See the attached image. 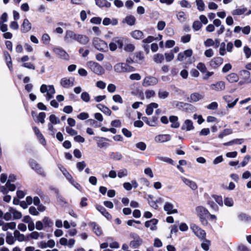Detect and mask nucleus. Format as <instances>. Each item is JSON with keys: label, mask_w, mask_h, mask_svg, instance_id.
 <instances>
[{"label": "nucleus", "mask_w": 251, "mask_h": 251, "mask_svg": "<svg viewBox=\"0 0 251 251\" xmlns=\"http://www.w3.org/2000/svg\"><path fill=\"white\" fill-rule=\"evenodd\" d=\"M196 211L202 225L206 226L208 224L206 218L209 214L207 209L202 206H199L196 208Z\"/></svg>", "instance_id": "f257e3e1"}, {"label": "nucleus", "mask_w": 251, "mask_h": 251, "mask_svg": "<svg viewBox=\"0 0 251 251\" xmlns=\"http://www.w3.org/2000/svg\"><path fill=\"white\" fill-rule=\"evenodd\" d=\"M93 44L95 48L100 51L105 52L108 50L107 43L99 38L96 37L93 39Z\"/></svg>", "instance_id": "f03ea898"}, {"label": "nucleus", "mask_w": 251, "mask_h": 251, "mask_svg": "<svg viewBox=\"0 0 251 251\" xmlns=\"http://www.w3.org/2000/svg\"><path fill=\"white\" fill-rule=\"evenodd\" d=\"M29 166L32 170H33L37 174L43 176H45L46 174L44 169L42 168L39 164L36 161L33 159H30L29 160Z\"/></svg>", "instance_id": "7ed1b4c3"}, {"label": "nucleus", "mask_w": 251, "mask_h": 251, "mask_svg": "<svg viewBox=\"0 0 251 251\" xmlns=\"http://www.w3.org/2000/svg\"><path fill=\"white\" fill-rule=\"evenodd\" d=\"M77 34L72 30H67L64 38V41L67 43H72L74 41H76Z\"/></svg>", "instance_id": "20e7f679"}, {"label": "nucleus", "mask_w": 251, "mask_h": 251, "mask_svg": "<svg viewBox=\"0 0 251 251\" xmlns=\"http://www.w3.org/2000/svg\"><path fill=\"white\" fill-rule=\"evenodd\" d=\"M158 83V79L157 78L153 76H147L146 77L143 82V86L144 87H148L149 86L154 85Z\"/></svg>", "instance_id": "39448f33"}, {"label": "nucleus", "mask_w": 251, "mask_h": 251, "mask_svg": "<svg viewBox=\"0 0 251 251\" xmlns=\"http://www.w3.org/2000/svg\"><path fill=\"white\" fill-rule=\"evenodd\" d=\"M54 52L59 57L65 60H68L69 56L66 51L61 48L57 47L53 49Z\"/></svg>", "instance_id": "423d86ee"}, {"label": "nucleus", "mask_w": 251, "mask_h": 251, "mask_svg": "<svg viewBox=\"0 0 251 251\" xmlns=\"http://www.w3.org/2000/svg\"><path fill=\"white\" fill-rule=\"evenodd\" d=\"M90 67L92 71L97 75H101L104 73V70L102 67L96 62L90 63Z\"/></svg>", "instance_id": "0eeeda50"}, {"label": "nucleus", "mask_w": 251, "mask_h": 251, "mask_svg": "<svg viewBox=\"0 0 251 251\" xmlns=\"http://www.w3.org/2000/svg\"><path fill=\"white\" fill-rule=\"evenodd\" d=\"M74 77H64L61 79L60 84L64 88H69L74 85Z\"/></svg>", "instance_id": "6e6552de"}, {"label": "nucleus", "mask_w": 251, "mask_h": 251, "mask_svg": "<svg viewBox=\"0 0 251 251\" xmlns=\"http://www.w3.org/2000/svg\"><path fill=\"white\" fill-rule=\"evenodd\" d=\"M171 136L169 134H159L156 136L154 141L156 143H164L171 140Z\"/></svg>", "instance_id": "1a4fd4ad"}, {"label": "nucleus", "mask_w": 251, "mask_h": 251, "mask_svg": "<svg viewBox=\"0 0 251 251\" xmlns=\"http://www.w3.org/2000/svg\"><path fill=\"white\" fill-rule=\"evenodd\" d=\"M223 63V58L221 57H216L213 58L210 62V65L213 68H217L220 66Z\"/></svg>", "instance_id": "9d476101"}, {"label": "nucleus", "mask_w": 251, "mask_h": 251, "mask_svg": "<svg viewBox=\"0 0 251 251\" xmlns=\"http://www.w3.org/2000/svg\"><path fill=\"white\" fill-rule=\"evenodd\" d=\"M223 99L227 103V107L230 108H233L239 100V99L237 98L233 101L232 98L230 96H225L223 97Z\"/></svg>", "instance_id": "9b49d317"}, {"label": "nucleus", "mask_w": 251, "mask_h": 251, "mask_svg": "<svg viewBox=\"0 0 251 251\" xmlns=\"http://www.w3.org/2000/svg\"><path fill=\"white\" fill-rule=\"evenodd\" d=\"M164 210L167 212L168 214H172L177 213V210L174 209V205L169 202L165 203L164 206Z\"/></svg>", "instance_id": "f8f14e48"}, {"label": "nucleus", "mask_w": 251, "mask_h": 251, "mask_svg": "<svg viewBox=\"0 0 251 251\" xmlns=\"http://www.w3.org/2000/svg\"><path fill=\"white\" fill-rule=\"evenodd\" d=\"M128 67L126 63H122L116 64L114 69L115 71L117 73H123L127 71Z\"/></svg>", "instance_id": "ddd939ff"}, {"label": "nucleus", "mask_w": 251, "mask_h": 251, "mask_svg": "<svg viewBox=\"0 0 251 251\" xmlns=\"http://www.w3.org/2000/svg\"><path fill=\"white\" fill-rule=\"evenodd\" d=\"M89 226L92 228L94 232L98 236L102 235V231L100 227L95 222H90Z\"/></svg>", "instance_id": "4468645a"}, {"label": "nucleus", "mask_w": 251, "mask_h": 251, "mask_svg": "<svg viewBox=\"0 0 251 251\" xmlns=\"http://www.w3.org/2000/svg\"><path fill=\"white\" fill-rule=\"evenodd\" d=\"M31 28V24L27 19H25L21 25V31L23 33H26L29 31Z\"/></svg>", "instance_id": "2eb2a0df"}, {"label": "nucleus", "mask_w": 251, "mask_h": 251, "mask_svg": "<svg viewBox=\"0 0 251 251\" xmlns=\"http://www.w3.org/2000/svg\"><path fill=\"white\" fill-rule=\"evenodd\" d=\"M96 208L97 210L100 211L107 220H110L112 219L111 214L106 211V209L103 206L100 205H97Z\"/></svg>", "instance_id": "dca6fc26"}, {"label": "nucleus", "mask_w": 251, "mask_h": 251, "mask_svg": "<svg viewBox=\"0 0 251 251\" xmlns=\"http://www.w3.org/2000/svg\"><path fill=\"white\" fill-rule=\"evenodd\" d=\"M158 221L156 219H152L151 220L147 221L145 223L146 227H150L151 230H155L157 229L156 225L157 224Z\"/></svg>", "instance_id": "f3484780"}, {"label": "nucleus", "mask_w": 251, "mask_h": 251, "mask_svg": "<svg viewBox=\"0 0 251 251\" xmlns=\"http://www.w3.org/2000/svg\"><path fill=\"white\" fill-rule=\"evenodd\" d=\"M90 41L89 38L85 35L77 34L76 41L80 44L86 45Z\"/></svg>", "instance_id": "a211bd4d"}, {"label": "nucleus", "mask_w": 251, "mask_h": 251, "mask_svg": "<svg viewBox=\"0 0 251 251\" xmlns=\"http://www.w3.org/2000/svg\"><path fill=\"white\" fill-rule=\"evenodd\" d=\"M181 128L182 130H186V131H190L193 129L194 126H193L192 121L189 119L186 120Z\"/></svg>", "instance_id": "6ab92c4d"}, {"label": "nucleus", "mask_w": 251, "mask_h": 251, "mask_svg": "<svg viewBox=\"0 0 251 251\" xmlns=\"http://www.w3.org/2000/svg\"><path fill=\"white\" fill-rule=\"evenodd\" d=\"M212 90L216 91H222L225 88V84L224 81H219L216 84H211L210 86Z\"/></svg>", "instance_id": "aec40b11"}, {"label": "nucleus", "mask_w": 251, "mask_h": 251, "mask_svg": "<svg viewBox=\"0 0 251 251\" xmlns=\"http://www.w3.org/2000/svg\"><path fill=\"white\" fill-rule=\"evenodd\" d=\"M142 119L144 122L151 126H155L158 121V118L156 117H153L151 120H149L147 117H143Z\"/></svg>", "instance_id": "412c9836"}, {"label": "nucleus", "mask_w": 251, "mask_h": 251, "mask_svg": "<svg viewBox=\"0 0 251 251\" xmlns=\"http://www.w3.org/2000/svg\"><path fill=\"white\" fill-rule=\"evenodd\" d=\"M169 120L172 124L171 127L172 128H177L179 127L180 124L178 122V117L176 116H171L169 117Z\"/></svg>", "instance_id": "4be33fe9"}, {"label": "nucleus", "mask_w": 251, "mask_h": 251, "mask_svg": "<svg viewBox=\"0 0 251 251\" xmlns=\"http://www.w3.org/2000/svg\"><path fill=\"white\" fill-rule=\"evenodd\" d=\"M182 179L183 182L192 190H195L197 188V185L194 181L185 177H182Z\"/></svg>", "instance_id": "5701e85b"}, {"label": "nucleus", "mask_w": 251, "mask_h": 251, "mask_svg": "<svg viewBox=\"0 0 251 251\" xmlns=\"http://www.w3.org/2000/svg\"><path fill=\"white\" fill-rule=\"evenodd\" d=\"M96 4L100 7H105L109 8L111 7L110 2L107 0H95Z\"/></svg>", "instance_id": "b1692460"}, {"label": "nucleus", "mask_w": 251, "mask_h": 251, "mask_svg": "<svg viewBox=\"0 0 251 251\" xmlns=\"http://www.w3.org/2000/svg\"><path fill=\"white\" fill-rule=\"evenodd\" d=\"M203 96L198 93H194L190 95L189 102H197L203 99Z\"/></svg>", "instance_id": "393cba45"}, {"label": "nucleus", "mask_w": 251, "mask_h": 251, "mask_svg": "<svg viewBox=\"0 0 251 251\" xmlns=\"http://www.w3.org/2000/svg\"><path fill=\"white\" fill-rule=\"evenodd\" d=\"M97 107L104 114L108 116L111 114V111L107 106L101 104H98L97 105Z\"/></svg>", "instance_id": "a878e982"}, {"label": "nucleus", "mask_w": 251, "mask_h": 251, "mask_svg": "<svg viewBox=\"0 0 251 251\" xmlns=\"http://www.w3.org/2000/svg\"><path fill=\"white\" fill-rule=\"evenodd\" d=\"M131 36L137 40L142 39L144 37L143 32L139 30H135L131 33Z\"/></svg>", "instance_id": "bb28decb"}, {"label": "nucleus", "mask_w": 251, "mask_h": 251, "mask_svg": "<svg viewBox=\"0 0 251 251\" xmlns=\"http://www.w3.org/2000/svg\"><path fill=\"white\" fill-rule=\"evenodd\" d=\"M58 168L62 172L64 176L69 181H73V178L72 176L69 174V173L66 170V169L64 168L62 165H58Z\"/></svg>", "instance_id": "cd10ccee"}, {"label": "nucleus", "mask_w": 251, "mask_h": 251, "mask_svg": "<svg viewBox=\"0 0 251 251\" xmlns=\"http://www.w3.org/2000/svg\"><path fill=\"white\" fill-rule=\"evenodd\" d=\"M226 79L230 83L236 82L239 80V76L237 74L235 73H231L227 75Z\"/></svg>", "instance_id": "c85d7f7f"}, {"label": "nucleus", "mask_w": 251, "mask_h": 251, "mask_svg": "<svg viewBox=\"0 0 251 251\" xmlns=\"http://www.w3.org/2000/svg\"><path fill=\"white\" fill-rule=\"evenodd\" d=\"M96 139H99L98 140V146L100 148H102L105 147H106L108 145V144L106 142H103V140L105 141H109V139L107 138H104V137H96Z\"/></svg>", "instance_id": "c756f323"}, {"label": "nucleus", "mask_w": 251, "mask_h": 251, "mask_svg": "<svg viewBox=\"0 0 251 251\" xmlns=\"http://www.w3.org/2000/svg\"><path fill=\"white\" fill-rule=\"evenodd\" d=\"M53 190L56 194V199L60 204H62V203H67L65 199L60 194L58 190L56 188H53Z\"/></svg>", "instance_id": "7c9ffc66"}, {"label": "nucleus", "mask_w": 251, "mask_h": 251, "mask_svg": "<svg viewBox=\"0 0 251 251\" xmlns=\"http://www.w3.org/2000/svg\"><path fill=\"white\" fill-rule=\"evenodd\" d=\"M136 21L135 18L132 16H126V18L123 20V23H126L129 25H133L135 24Z\"/></svg>", "instance_id": "2f4dec72"}, {"label": "nucleus", "mask_w": 251, "mask_h": 251, "mask_svg": "<svg viewBox=\"0 0 251 251\" xmlns=\"http://www.w3.org/2000/svg\"><path fill=\"white\" fill-rule=\"evenodd\" d=\"M153 60L156 63H162L164 60V56L162 54L157 53L154 55Z\"/></svg>", "instance_id": "473e14b6"}, {"label": "nucleus", "mask_w": 251, "mask_h": 251, "mask_svg": "<svg viewBox=\"0 0 251 251\" xmlns=\"http://www.w3.org/2000/svg\"><path fill=\"white\" fill-rule=\"evenodd\" d=\"M125 39L122 37H115L112 39V41L116 43L119 49H122L124 45Z\"/></svg>", "instance_id": "72a5a7b5"}, {"label": "nucleus", "mask_w": 251, "mask_h": 251, "mask_svg": "<svg viewBox=\"0 0 251 251\" xmlns=\"http://www.w3.org/2000/svg\"><path fill=\"white\" fill-rule=\"evenodd\" d=\"M9 211L12 213L14 219H20L22 218V213L13 208L10 207Z\"/></svg>", "instance_id": "f704fd0d"}, {"label": "nucleus", "mask_w": 251, "mask_h": 251, "mask_svg": "<svg viewBox=\"0 0 251 251\" xmlns=\"http://www.w3.org/2000/svg\"><path fill=\"white\" fill-rule=\"evenodd\" d=\"M142 239L133 240L130 243V246L133 249L138 248L142 243Z\"/></svg>", "instance_id": "c9c22d12"}, {"label": "nucleus", "mask_w": 251, "mask_h": 251, "mask_svg": "<svg viewBox=\"0 0 251 251\" xmlns=\"http://www.w3.org/2000/svg\"><path fill=\"white\" fill-rule=\"evenodd\" d=\"M110 158L115 160H120L123 157L122 154L119 152H112L109 154Z\"/></svg>", "instance_id": "e433bc0d"}, {"label": "nucleus", "mask_w": 251, "mask_h": 251, "mask_svg": "<svg viewBox=\"0 0 251 251\" xmlns=\"http://www.w3.org/2000/svg\"><path fill=\"white\" fill-rule=\"evenodd\" d=\"M176 17L177 20L182 23H184L187 19L186 16L183 11L178 12L176 14Z\"/></svg>", "instance_id": "4c0bfd02"}, {"label": "nucleus", "mask_w": 251, "mask_h": 251, "mask_svg": "<svg viewBox=\"0 0 251 251\" xmlns=\"http://www.w3.org/2000/svg\"><path fill=\"white\" fill-rule=\"evenodd\" d=\"M156 159L158 160L166 162L171 165H174V161L173 159L167 157L158 156L156 157Z\"/></svg>", "instance_id": "58836bf2"}, {"label": "nucleus", "mask_w": 251, "mask_h": 251, "mask_svg": "<svg viewBox=\"0 0 251 251\" xmlns=\"http://www.w3.org/2000/svg\"><path fill=\"white\" fill-rule=\"evenodd\" d=\"M174 104L175 105L176 107L178 108L179 109L181 110L185 108V106H189V104L188 103H184L183 102L174 101Z\"/></svg>", "instance_id": "ea45409f"}, {"label": "nucleus", "mask_w": 251, "mask_h": 251, "mask_svg": "<svg viewBox=\"0 0 251 251\" xmlns=\"http://www.w3.org/2000/svg\"><path fill=\"white\" fill-rule=\"evenodd\" d=\"M50 123L52 125H56L60 123V120L54 114H51L49 117Z\"/></svg>", "instance_id": "a19ab883"}, {"label": "nucleus", "mask_w": 251, "mask_h": 251, "mask_svg": "<svg viewBox=\"0 0 251 251\" xmlns=\"http://www.w3.org/2000/svg\"><path fill=\"white\" fill-rule=\"evenodd\" d=\"M238 217L240 221L244 222H248L251 220V217L245 213H240Z\"/></svg>", "instance_id": "79ce46f5"}, {"label": "nucleus", "mask_w": 251, "mask_h": 251, "mask_svg": "<svg viewBox=\"0 0 251 251\" xmlns=\"http://www.w3.org/2000/svg\"><path fill=\"white\" fill-rule=\"evenodd\" d=\"M231 133H232V130L230 128H226V129H224L223 131V132H221L219 134L218 137H219V138L222 139L224 136H226L227 135L231 134Z\"/></svg>", "instance_id": "37998d69"}, {"label": "nucleus", "mask_w": 251, "mask_h": 251, "mask_svg": "<svg viewBox=\"0 0 251 251\" xmlns=\"http://www.w3.org/2000/svg\"><path fill=\"white\" fill-rule=\"evenodd\" d=\"M196 3L198 9L200 11H202L204 10L205 4L202 0H196Z\"/></svg>", "instance_id": "c03bdc74"}, {"label": "nucleus", "mask_w": 251, "mask_h": 251, "mask_svg": "<svg viewBox=\"0 0 251 251\" xmlns=\"http://www.w3.org/2000/svg\"><path fill=\"white\" fill-rule=\"evenodd\" d=\"M168 92L163 90H159L158 93V96L161 99H165L169 96Z\"/></svg>", "instance_id": "a18cd8bd"}, {"label": "nucleus", "mask_w": 251, "mask_h": 251, "mask_svg": "<svg viewBox=\"0 0 251 251\" xmlns=\"http://www.w3.org/2000/svg\"><path fill=\"white\" fill-rule=\"evenodd\" d=\"M247 9L246 8H238L232 11V14L233 15H241L244 14Z\"/></svg>", "instance_id": "49530a36"}, {"label": "nucleus", "mask_w": 251, "mask_h": 251, "mask_svg": "<svg viewBox=\"0 0 251 251\" xmlns=\"http://www.w3.org/2000/svg\"><path fill=\"white\" fill-rule=\"evenodd\" d=\"M43 222L45 226L51 227L53 225V222L47 217H44Z\"/></svg>", "instance_id": "de8ad7c7"}, {"label": "nucleus", "mask_w": 251, "mask_h": 251, "mask_svg": "<svg viewBox=\"0 0 251 251\" xmlns=\"http://www.w3.org/2000/svg\"><path fill=\"white\" fill-rule=\"evenodd\" d=\"M6 242L9 245H12L14 243V239L11 233L9 232H7V236L6 237Z\"/></svg>", "instance_id": "09e8293b"}, {"label": "nucleus", "mask_w": 251, "mask_h": 251, "mask_svg": "<svg viewBox=\"0 0 251 251\" xmlns=\"http://www.w3.org/2000/svg\"><path fill=\"white\" fill-rule=\"evenodd\" d=\"M201 26H202V24H201V22L199 21H195L193 23V25H192L193 28L195 31H198V30H200L201 28Z\"/></svg>", "instance_id": "8fccbe9b"}, {"label": "nucleus", "mask_w": 251, "mask_h": 251, "mask_svg": "<svg viewBox=\"0 0 251 251\" xmlns=\"http://www.w3.org/2000/svg\"><path fill=\"white\" fill-rule=\"evenodd\" d=\"M197 68L199 69L202 73H205L206 72L207 69L205 64L203 63L200 62L197 66Z\"/></svg>", "instance_id": "3c124183"}, {"label": "nucleus", "mask_w": 251, "mask_h": 251, "mask_svg": "<svg viewBox=\"0 0 251 251\" xmlns=\"http://www.w3.org/2000/svg\"><path fill=\"white\" fill-rule=\"evenodd\" d=\"M240 75L244 79H248L250 77V73L248 70H243L240 71Z\"/></svg>", "instance_id": "603ef678"}, {"label": "nucleus", "mask_w": 251, "mask_h": 251, "mask_svg": "<svg viewBox=\"0 0 251 251\" xmlns=\"http://www.w3.org/2000/svg\"><path fill=\"white\" fill-rule=\"evenodd\" d=\"M81 99L84 101L88 102L90 101V97L89 94L87 92H84L81 93Z\"/></svg>", "instance_id": "864d4df0"}, {"label": "nucleus", "mask_w": 251, "mask_h": 251, "mask_svg": "<svg viewBox=\"0 0 251 251\" xmlns=\"http://www.w3.org/2000/svg\"><path fill=\"white\" fill-rule=\"evenodd\" d=\"M135 49V46L132 44H127L125 45L124 50L127 52H132Z\"/></svg>", "instance_id": "5fc2aeb1"}, {"label": "nucleus", "mask_w": 251, "mask_h": 251, "mask_svg": "<svg viewBox=\"0 0 251 251\" xmlns=\"http://www.w3.org/2000/svg\"><path fill=\"white\" fill-rule=\"evenodd\" d=\"M136 147L137 148L139 149L142 151H145L147 148L146 144L143 142H140L137 143L136 144Z\"/></svg>", "instance_id": "6e6d98bb"}, {"label": "nucleus", "mask_w": 251, "mask_h": 251, "mask_svg": "<svg viewBox=\"0 0 251 251\" xmlns=\"http://www.w3.org/2000/svg\"><path fill=\"white\" fill-rule=\"evenodd\" d=\"M86 163L85 161L78 162L76 163V168L79 172H81L86 167Z\"/></svg>", "instance_id": "4d7b16f0"}, {"label": "nucleus", "mask_w": 251, "mask_h": 251, "mask_svg": "<svg viewBox=\"0 0 251 251\" xmlns=\"http://www.w3.org/2000/svg\"><path fill=\"white\" fill-rule=\"evenodd\" d=\"M224 203L226 206L231 207L233 205V201L231 198H226L224 200Z\"/></svg>", "instance_id": "13d9d810"}, {"label": "nucleus", "mask_w": 251, "mask_h": 251, "mask_svg": "<svg viewBox=\"0 0 251 251\" xmlns=\"http://www.w3.org/2000/svg\"><path fill=\"white\" fill-rule=\"evenodd\" d=\"M165 59L167 62L171 61L174 58V55L173 52L165 53Z\"/></svg>", "instance_id": "bf43d9fd"}, {"label": "nucleus", "mask_w": 251, "mask_h": 251, "mask_svg": "<svg viewBox=\"0 0 251 251\" xmlns=\"http://www.w3.org/2000/svg\"><path fill=\"white\" fill-rule=\"evenodd\" d=\"M45 118L46 113L45 112H40L37 117L38 121L42 124H44L45 123Z\"/></svg>", "instance_id": "052dcab7"}, {"label": "nucleus", "mask_w": 251, "mask_h": 251, "mask_svg": "<svg viewBox=\"0 0 251 251\" xmlns=\"http://www.w3.org/2000/svg\"><path fill=\"white\" fill-rule=\"evenodd\" d=\"M66 132L71 136L76 135L77 134L76 130L69 126L66 127Z\"/></svg>", "instance_id": "680f3d73"}, {"label": "nucleus", "mask_w": 251, "mask_h": 251, "mask_svg": "<svg viewBox=\"0 0 251 251\" xmlns=\"http://www.w3.org/2000/svg\"><path fill=\"white\" fill-rule=\"evenodd\" d=\"M156 40V38L152 36H149L147 38L143 40L142 42L144 44H149L151 43L154 40Z\"/></svg>", "instance_id": "e2e57ef3"}, {"label": "nucleus", "mask_w": 251, "mask_h": 251, "mask_svg": "<svg viewBox=\"0 0 251 251\" xmlns=\"http://www.w3.org/2000/svg\"><path fill=\"white\" fill-rule=\"evenodd\" d=\"M127 175V171L126 169H124L120 170L118 173V176L119 178L126 176Z\"/></svg>", "instance_id": "0e129e2a"}, {"label": "nucleus", "mask_w": 251, "mask_h": 251, "mask_svg": "<svg viewBox=\"0 0 251 251\" xmlns=\"http://www.w3.org/2000/svg\"><path fill=\"white\" fill-rule=\"evenodd\" d=\"M213 198L215 200L217 203H218L220 206H222L223 204V199L221 196L217 195H213Z\"/></svg>", "instance_id": "69168bd1"}, {"label": "nucleus", "mask_w": 251, "mask_h": 251, "mask_svg": "<svg viewBox=\"0 0 251 251\" xmlns=\"http://www.w3.org/2000/svg\"><path fill=\"white\" fill-rule=\"evenodd\" d=\"M196 234L199 238H204L206 235V233L204 230H202L200 228L197 230Z\"/></svg>", "instance_id": "338daca9"}, {"label": "nucleus", "mask_w": 251, "mask_h": 251, "mask_svg": "<svg viewBox=\"0 0 251 251\" xmlns=\"http://www.w3.org/2000/svg\"><path fill=\"white\" fill-rule=\"evenodd\" d=\"M145 95L147 99H150L151 97H153L155 96V93L154 91L151 90H147L145 92Z\"/></svg>", "instance_id": "774afa93"}]
</instances>
